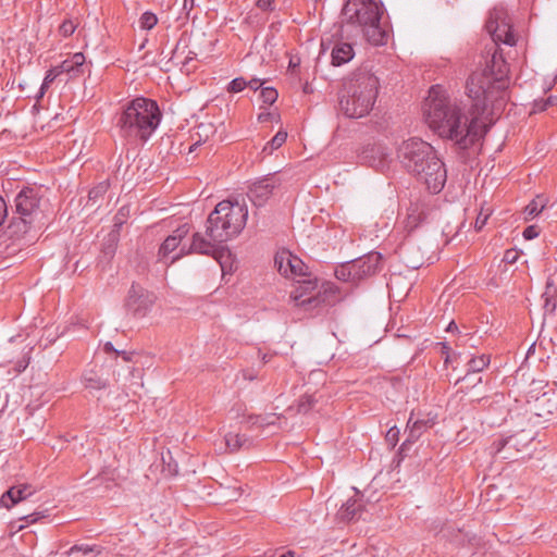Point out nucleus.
Returning <instances> with one entry per match:
<instances>
[{
	"mask_svg": "<svg viewBox=\"0 0 557 557\" xmlns=\"http://www.w3.org/2000/svg\"><path fill=\"white\" fill-rule=\"evenodd\" d=\"M382 256L380 252L372 251L368 255L354 260L351 262L354 280L360 281L366 277L374 275L381 270Z\"/></svg>",
	"mask_w": 557,
	"mask_h": 557,
	"instance_id": "obj_14",
	"label": "nucleus"
},
{
	"mask_svg": "<svg viewBox=\"0 0 557 557\" xmlns=\"http://www.w3.org/2000/svg\"><path fill=\"white\" fill-rule=\"evenodd\" d=\"M245 87H247V81L243 77H237L230 82L227 91L239 92L244 90Z\"/></svg>",
	"mask_w": 557,
	"mask_h": 557,
	"instance_id": "obj_43",
	"label": "nucleus"
},
{
	"mask_svg": "<svg viewBox=\"0 0 557 557\" xmlns=\"http://www.w3.org/2000/svg\"><path fill=\"white\" fill-rule=\"evenodd\" d=\"M94 552H96V546H90L88 544H79L72 546L69 550V554L71 555L74 553H83L84 555H87Z\"/></svg>",
	"mask_w": 557,
	"mask_h": 557,
	"instance_id": "obj_48",
	"label": "nucleus"
},
{
	"mask_svg": "<svg viewBox=\"0 0 557 557\" xmlns=\"http://www.w3.org/2000/svg\"><path fill=\"white\" fill-rule=\"evenodd\" d=\"M158 23V17L151 12H145L139 18V25L143 30H150Z\"/></svg>",
	"mask_w": 557,
	"mask_h": 557,
	"instance_id": "obj_37",
	"label": "nucleus"
},
{
	"mask_svg": "<svg viewBox=\"0 0 557 557\" xmlns=\"http://www.w3.org/2000/svg\"><path fill=\"white\" fill-rule=\"evenodd\" d=\"M518 444V438L516 436H509L506 438H502L494 442L495 451L497 454H502V458L504 459H512L513 456L510 453L511 448H515Z\"/></svg>",
	"mask_w": 557,
	"mask_h": 557,
	"instance_id": "obj_26",
	"label": "nucleus"
},
{
	"mask_svg": "<svg viewBox=\"0 0 557 557\" xmlns=\"http://www.w3.org/2000/svg\"><path fill=\"white\" fill-rule=\"evenodd\" d=\"M490 356L482 355L480 357L471 358L468 361V373L462 380L467 379L470 373H479L483 371L490 364ZM461 379H458L456 384H458Z\"/></svg>",
	"mask_w": 557,
	"mask_h": 557,
	"instance_id": "obj_27",
	"label": "nucleus"
},
{
	"mask_svg": "<svg viewBox=\"0 0 557 557\" xmlns=\"http://www.w3.org/2000/svg\"><path fill=\"white\" fill-rule=\"evenodd\" d=\"M363 159L369 162L371 166L384 171L392 161V153L387 147L374 145L363 151Z\"/></svg>",
	"mask_w": 557,
	"mask_h": 557,
	"instance_id": "obj_17",
	"label": "nucleus"
},
{
	"mask_svg": "<svg viewBox=\"0 0 557 557\" xmlns=\"http://www.w3.org/2000/svg\"><path fill=\"white\" fill-rule=\"evenodd\" d=\"M103 349L106 352H114L115 355L119 354V350L114 348L111 342H107L103 346Z\"/></svg>",
	"mask_w": 557,
	"mask_h": 557,
	"instance_id": "obj_60",
	"label": "nucleus"
},
{
	"mask_svg": "<svg viewBox=\"0 0 557 557\" xmlns=\"http://www.w3.org/2000/svg\"><path fill=\"white\" fill-rule=\"evenodd\" d=\"M161 111L154 100L137 97L129 101L116 120L121 137L128 141H147L161 122Z\"/></svg>",
	"mask_w": 557,
	"mask_h": 557,
	"instance_id": "obj_3",
	"label": "nucleus"
},
{
	"mask_svg": "<svg viewBox=\"0 0 557 557\" xmlns=\"http://www.w3.org/2000/svg\"><path fill=\"white\" fill-rule=\"evenodd\" d=\"M540 349H543V348L542 347H537L536 343L533 342L530 345V347L528 348L527 354L524 355V363L527 364V361L529 363L531 358H536L539 356V350Z\"/></svg>",
	"mask_w": 557,
	"mask_h": 557,
	"instance_id": "obj_49",
	"label": "nucleus"
},
{
	"mask_svg": "<svg viewBox=\"0 0 557 557\" xmlns=\"http://www.w3.org/2000/svg\"><path fill=\"white\" fill-rule=\"evenodd\" d=\"M539 443H534V437L531 438V442L528 445H524V460L535 458L537 460L542 459V455L544 453V447L537 449Z\"/></svg>",
	"mask_w": 557,
	"mask_h": 557,
	"instance_id": "obj_34",
	"label": "nucleus"
},
{
	"mask_svg": "<svg viewBox=\"0 0 557 557\" xmlns=\"http://www.w3.org/2000/svg\"><path fill=\"white\" fill-rule=\"evenodd\" d=\"M434 148L420 138L404 140L397 148V158L401 165L411 174L417 176L423 171V163L434 152Z\"/></svg>",
	"mask_w": 557,
	"mask_h": 557,
	"instance_id": "obj_6",
	"label": "nucleus"
},
{
	"mask_svg": "<svg viewBox=\"0 0 557 557\" xmlns=\"http://www.w3.org/2000/svg\"><path fill=\"white\" fill-rule=\"evenodd\" d=\"M412 249L413 247H410L409 245H406L401 248L403 260L408 268L419 269L422 265V261L420 259L411 258L410 250Z\"/></svg>",
	"mask_w": 557,
	"mask_h": 557,
	"instance_id": "obj_36",
	"label": "nucleus"
},
{
	"mask_svg": "<svg viewBox=\"0 0 557 557\" xmlns=\"http://www.w3.org/2000/svg\"><path fill=\"white\" fill-rule=\"evenodd\" d=\"M83 382L85 387L89 389L98 391L107 387V381L91 370L84 373Z\"/></svg>",
	"mask_w": 557,
	"mask_h": 557,
	"instance_id": "obj_28",
	"label": "nucleus"
},
{
	"mask_svg": "<svg viewBox=\"0 0 557 557\" xmlns=\"http://www.w3.org/2000/svg\"><path fill=\"white\" fill-rule=\"evenodd\" d=\"M541 233V227L537 224L524 227V240L536 238Z\"/></svg>",
	"mask_w": 557,
	"mask_h": 557,
	"instance_id": "obj_47",
	"label": "nucleus"
},
{
	"mask_svg": "<svg viewBox=\"0 0 557 557\" xmlns=\"http://www.w3.org/2000/svg\"><path fill=\"white\" fill-rule=\"evenodd\" d=\"M530 88L536 89L537 91L542 94L548 92L554 85L553 79H547L544 76H534L529 81Z\"/></svg>",
	"mask_w": 557,
	"mask_h": 557,
	"instance_id": "obj_29",
	"label": "nucleus"
},
{
	"mask_svg": "<svg viewBox=\"0 0 557 557\" xmlns=\"http://www.w3.org/2000/svg\"><path fill=\"white\" fill-rule=\"evenodd\" d=\"M505 39L502 40L505 45L508 46H515L518 41V37H504Z\"/></svg>",
	"mask_w": 557,
	"mask_h": 557,
	"instance_id": "obj_61",
	"label": "nucleus"
},
{
	"mask_svg": "<svg viewBox=\"0 0 557 557\" xmlns=\"http://www.w3.org/2000/svg\"><path fill=\"white\" fill-rule=\"evenodd\" d=\"M491 38L494 48L491 60L467 81V95L472 100L470 108L441 85L430 88L423 103L428 126L458 150H468L487 133L508 98V64L498 53V41Z\"/></svg>",
	"mask_w": 557,
	"mask_h": 557,
	"instance_id": "obj_1",
	"label": "nucleus"
},
{
	"mask_svg": "<svg viewBox=\"0 0 557 557\" xmlns=\"http://www.w3.org/2000/svg\"><path fill=\"white\" fill-rule=\"evenodd\" d=\"M317 404V399L313 395H304L297 403L298 413H308Z\"/></svg>",
	"mask_w": 557,
	"mask_h": 557,
	"instance_id": "obj_33",
	"label": "nucleus"
},
{
	"mask_svg": "<svg viewBox=\"0 0 557 557\" xmlns=\"http://www.w3.org/2000/svg\"><path fill=\"white\" fill-rule=\"evenodd\" d=\"M278 185L280 183L274 177H264L249 187L247 196L256 207H262Z\"/></svg>",
	"mask_w": 557,
	"mask_h": 557,
	"instance_id": "obj_15",
	"label": "nucleus"
},
{
	"mask_svg": "<svg viewBox=\"0 0 557 557\" xmlns=\"http://www.w3.org/2000/svg\"><path fill=\"white\" fill-rule=\"evenodd\" d=\"M555 409L556 403L549 392L533 394V391H528L524 401V416H528L529 422L533 418H548L554 413Z\"/></svg>",
	"mask_w": 557,
	"mask_h": 557,
	"instance_id": "obj_10",
	"label": "nucleus"
},
{
	"mask_svg": "<svg viewBox=\"0 0 557 557\" xmlns=\"http://www.w3.org/2000/svg\"><path fill=\"white\" fill-rule=\"evenodd\" d=\"M487 35H513L512 20L508 10L503 5H495L488 11L484 23Z\"/></svg>",
	"mask_w": 557,
	"mask_h": 557,
	"instance_id": "obj_12",
	"label": "nucleus"
},
{
	"mask_svg": "<svg viewBox=\"0 0 557 557\" xmlns=\"http://www.w3.org/2000/svg\"><path fill=\"white\" fill-rule=\"evenodd\" d=\"M278 419L280 414L277 413L258 414L257 418V420H260V428L274 425Z\"/></svg>",
	"mask_w": 557,
	"mask_h": 557,
	"instance_id": "obj_41",
	"label": "nucleus"
},
{
	"mask_svg": "<svg viewBox=\"0 0 557 557\" xmlns=\"http://www.w3.org/2000/svg\"><path fill=\"white\" fill-rule=\"evenodd\" d=\"M518 259H519V251H517L516 249H508V250H506V252L504 255L503 261L508 264H512Z\"/></svg>",
	"mask_w": 557,
	"mask_h": 557,
	"instance_id": "obj_50",
	"label": "nucleus"
},
{
	"mask_svg": "<svg viewBox=\"0 0 557 557\" xmlns=\"http://www.w3.org/2000/svg\"><path fill=\"white\" fill-rule=\"evenodd\" d=\"M423 164V171L417 175V178L422 182L431 193H440L447 180V171L444 162L437 157L436 151H434L429 157L428 162Z\"/></svg>",
	"mask_w": 557,
	"mask_h": 557,
	"instance_id": "obj_9",
	"label": "nucleus"
},
{
	"mask_svg": "<svg viewBox=\"0 0 557 557\" xmlns=\"http://www.w3.org/2000/svg\"><path fill=\"white\" fill-rule=\"evenodd\" d=\"M187 39H190V37H181L176 44L175 51H177L180 49L181 45H183L184 47H187L188 46Z\"/></svg>",
	"mask_w": 557,
	"mask_h": 557,
	"instance_id": "obj_62",
	"label": "nucleus"
},
{
	"mask_svg": "<svg viewBox=\"0 0 557 557\" xmlns=\"http://www.w3.org/2000/svg\"><path fill=\"white\" fill-rule=\"evenodd\" d=\"M60 29L63 35H72L75 30V25L72 21H65L61 24Z\"/></svg>",
	"mask_w": 557,
	"mask_h": 557,
	"instance_id": "obj_51",
	"label": "nucleus"
},
{
	"mask_svg": "<svg viewBox=\"0 0 557 557\" xmlns=\"http://www.w3.org/2000/svg\"><path fill=\"white\" fill-rule=\"evenodd\" d=\"M35 488L29 484H17L11 486L0 498V505L7 509L34 495Z\"/></svg>",
	"mask_w": 557,
	"mask_h": 557,
	"instance_id": "obj_16",
	"label": "nucleus"
},
{
	"mask_svg": "<svg viewBox=\"0 0 557 557\" xmlns=\"http://www.w3.org/2000/svg\"><path fill=\"white\" fill-rule=\"evenodd\" d=\"M109 189V183L107 181L99 183L88 194L89 201L96 203L101 199Z\"/></svg>",
	"mask_w": 557,
	"mask_h": 557,
	"instance_id": "obj_35",
	"label": "nucleus"
},
{
	"mask_svg": "<svg viewBox=\"0 0 557 557\" xmlns=\"http://www.w3.org/2000/svg\"><path fill=\"white\" fill-rule=\"evenodd\" d=\"M247 86L250 87L251 89L257 90L262 86V82L259 78H252L249 82H247Z\"/></svg>",
	"mask_w": 557,
	"mask_h": 557,
	"instance_id": "obj_57",
	"label": "nucleus"
},
{
	"mask_svg": "<svg viewBox=\"0 0 557 557\" xmlns=\"http://www.w3.org/2000/svg\"><path fill=\"white\" fill-rule=\"evenodd\" d=\"M446 331H448V332L458 331V326H457V324L455 323V321H450V322H449V324L447 325Z\"/></svg>",
	"mask_w": 557,
	"mask_h": 557,
	"instance_id": "obj_64",
	"label": "nucleus"
},
{
	"mask_svg": "<svg viewBox=\"0 0 557 557\" xmlns=\"http://www.w3.org/2000/svg\"><path fill=\"white\" fill-rule=\"evenodd\" d=\"M543 297H545L544 308L548 312H553L556 309V300L553 295L549 294V286L547 285L546 292Z\"/></svg>",
	"mask_w": 557,
	"mask_h": 557,
	"instance_id": "obj_46",
	"label": "nucleus"
},
{
	"mask_svg": "<svg viewBox=\"0 0 557 557\" xmlns=\"http://www.w3.org/2000/svg\"><path fill=\"white\" fill-rule=\"evenodd\" d=\"M156 300L153 293L145 289L140 285L133 284L125 299V308L128 312L137 317H144L149 311Z\"/></svg>",
	"mask_w": 557,
	"mask_h": 557,
	"instance_id": "obj_11",
	"label": "nucleus"
},
{
	"mask_svg": "<svg viewBox=\"0 0 557 557\" xmlns=\"http://www.w3.org/2000/svg\"><path fill=\"white\" fill-rule=\"evenodd\" d=\"M549 198L545 194H536L524 206V221L536 218L548 205Z\"/></svg>",
	"mask_w": 557,
	"mask_h": 557,
	"instance_id": "obj_22",
	"label": "nucleus"
},
{
	"mask_svg": "<svg viewBox=\"0 0 557 557\" xmlns=\"http://www.w3.org/2000/svg\"><path fill=\"white\" fill-rule=\"evenodd\" d=\"M287 138V133L284 131H278L274 137L264 146L263 151L268 153H272L274 150L278 149Z\"/></svg>",
	"mask_w": 557,
	"mask_h": 557,
	"instance_id": "obj_32",
	"label": "nucleus"
},
{
	"mask_svg": "<svg viewBox=\"0 0 557 557\" xmlns=\"http://www.w3.org/2000/svg\"><path fill=\"white\" fill-rule=\"evenodd\" d=\"M114 221H115L114 222V227L117 231L122 226V224L124 223L123 214L121 213V211L115 215Z\"/></svg>",
	"mask_w": 557,
	"mask_h": 557,
	"instance_id": "obj_59",
	"label": "nucleus"
},
{
	"mask_svg": "<svg viewBox=\"0 0 557 557\" xmlns=\"http://www.w3.org/2000/svg\"><path fill=\"white\" fill-rule=\"evenodd\" d=\"M352 272L354 271L351 268V262H349V263L344 264V265L339 267L338 269H336L335 274H336V277L339 280L357 282V280H354Z\"/></svg>",
	"mask_w": 557,
	"mask_h": 557,
	"instance_id": "obj_39",
	"label": "nucleus"
},
{
	"mask_svg": "<svg viewBox=\"0 0 557 557\" xmlns=\"http://www.w3.org/2000/svg\"><path fill=\"white\" fill-rule=\"evenodd\" d=\"M557 100V97L549 96L545 100L534 98L532 102V108L529 111V115H533L540 112L545 111L548 107L554 106Z\"/></svg>",
	"mask_w": 557,
	"mask_h": 557,
	"instance_id": "obj_30",
	"label": "nucleus"
},
{
	"mask_svg": "<svg viewBox=\"0 0 557 557\" xmlns=\"http://www.w3.org/2000/svg\"><path fill=\"white\" fill-rule=\"evenodd\" d=\"M361 509L360 499L349 498L339 509L338 516L344 521H351L360 516Z\"/></svg>",
	"mask_w": 557,
	"mask_h": 557,
	"instance_id": "obj_23",
	"label": "nucleus"
},
{
	"mask_svg": "<svg viewBox=\"0 0 557 557\" xmlns=\"http://www.w3.org/2000/svg\"><path fill=\"white\" fill-rule=\"evenodd\" d=\"M7 215H8L7 203H5L4 199L0 196V226L4 222Z\"/></svg>",
	"mask_w": 557,
	"mask_h": 557,
	"instance_id": "obj_54",
	"label": "nucleus"
},
{
	"mask_svg": "<svg viewBox=\"0 0 557 557\" xmlns=\"http://www.w3.org/2000/svg\"><path fill=\"white\" fill-rule=\"evenodd\" d=\"M426 220V214L423 211H419V207H411L409 209L408 218H407V227L410 230L417 227L420 222Z\"/></svg>",
	"mask_w": 557,
	"mask_h": 557,
	"instance_id": "obj_31",
	"label": "nucleus"
},
{
	"mask_svg": "<svg viewBox=\"0 0 557 557\" xmlns=\"http://www.w3.org/2000/svg\"><path fill=\"white\" fill-rule=\"evenodd\" d=\"M224 440L230 453L238 451L239 449L251 445L250 438L245 434L230 432L225 434Z\"/></svg>",
	"mask_w": 557,
	"mask_h": 557,
	"instance_id": "obj_24",
	"label": "nucleus"
},
{
	"mask_svg": "<svg viewBox=\"0 0 557 557\" xmlns=\"http://www.w3.org/2000/svg\"><path fill=\"white\" fill-rule=\"evenodd\" d=\"M398 434L399 430L396 426L391 428L386 433V440L395 445V443L398 441Z\"/></svg>",
	"mask_w": 557,
	"mask_h": 557,
	"instance_id": "obj_52",
	"label": "nucleus"
},
{
	"mask_svg": "<svg viewBox=\"0 0 557 557\" xmlns=\"http://www.w3.org/2000/svg\"><path fill=\"white\" fill-rule=\"evenodd\" d=\"M546 387H547V382L544 379H536L535 376L531 377L529 391H533V394L547 392L545 389Z\"/></svg>",
	"mask_w": 557,
	"mask_h": 557,
	"instance_id": "obj_42",
	"label": "nucleus"
},
{
	"mask_svg": "<svg viewBox=\"0 0 557 557\" xmlns=\"http://www.w3.org/2000/svg\"><path fill=\"white\" fill-rule=\"evenodd\" d=\"M379 86V78L370 70H356L344 84L339 100L342 112L350 119L367 115L374 106Z\"/></svg>",
	"mask_w": 557,
	"mask_h": 557,
	"instance_id": "obj_4",
	"label": "nucleus"
},
{
	"mask_svg": "<svg viewBox=\"0 0 557 557\" xmlns=\"http://www.w3.org/2000/svg\"><path fill=\"white\" fill-rule=\"evenodd\" d=\"M41 200L40 188L25 187L15 197L17 216H13L9 230L12 235L22 236L26 234L38 213Z\"/></svg>",
	"mask_w": 557,
	"mask_h": 557,
	"instance_id": "obj_5",
	"label": "nucleus"
},
{
	"mask_svg": "<svg viewBox=\"0 0 557 557\" xmlns=\"http://www.w3.org/2000/svg\"><path fill=\"white\" fill-rule=\"evenodd\" d=\"M61 74L58 70V67H54L47 72L42 85H41V95L44 94L45 88H47L54 79L55 77Z\"/></svg>",
	"mask_w": 557,
	"mask_h": 557,
	"instance_id": "obj_45",
	"label": "nucleus"
},
{
	"mask_svg": "<svg viewBox=\"0 0 557 557\" xmlns=\"http://www.w3.org/2000/svg\"><path fill=\"white\" fill-rule=\"evenodd\" d=\"M317 281L312 278H305L298 281L297 286L290 294V299L297 307H301L306 310L314 309L321 305L329 302L331 296V289L324 288L315 294H312L317 289Z\"/></svg>",
	"mask_w": 557,
	"mask_h": 557,
	"instance_id": "obj_8",
	"label": "nucleus"
},
{
	"mask_svg": "<svg viewBox=\"0 0 557 557\" xmlns=\"http://www.w3.org/2000/svg\"><path fill=\"white\" fill-rule=\"evenodd\" d=\"M381 14V9L373 0H347L343 8L347 22L372 29H380Z\"/></svg>",
	"mask_w": 557,
	"mask_h": 557,
	"instance_id": "obj_7",
	"label": "nucleus"
},
{
	"mask_svg": "<svg viewBox=\"0 0 557 557\" xmlns=\"http://www.w3.org/2000/svg\"><path fill=\"white\" fill-rule=\"evenodd\" d=\"M274 263L278 272L286 277L306 275L307 267L304 261L288 250L277 252Z\"/></svg>",
	"mask_w": 557,
	"mask_h": 557,
	"instance_id": "obj_13",
	"label": "nucleus"
},
{
	"mask_svg": "<svg viewBox=\"0 0 557 557\" xmlns=\"http://www.w3.org/2000/svg\"><path fill=\"white\" fill-rule=\"evenodd\" d=\"M85 55L82 52L74 53L72 58L64 60L58 67L60 73H66L71 78L83 72Z\"/></svg>",
	"mask_w": 557,
	"mask_h": 557,
	"instance_id": "obj_19",
	"label": "nucleus"
},
{
	"mask_svg": "<svg viewBox=\"0 0 557 557\" xmlns=\"http://www.w3.org/2000/svg\"><path fill=\"white\" fill-rule=\"evenodd\" d=\"M547 360L548 357L546 356L545 349H540L536 358H531L529 363H524V375H528V377L531 379L536 374L544 373L548 366Z\"/></svg>",
	"mask_w": 557,
	"mask_h": 557,
	"instance_id": "obj_21",
	"label": "nucleus"
},
{
	"mask_svg": "<svg viewBox=\"0 0 557 557\" xmlns=\"http://www.w3.org/2000/svg\"><path fill=\"white\" fill-rule=\"evenodd\" d=\"M354 55L355 51L351 44L342 41L337 42L332 50V64L335 66H341L349 62Z\"/></svg>",
	"mask_w": 557,
	"mask_h": 557,
	"instance_id": "obj_20",
	"label": "nucleus"
},
{
	"mask_svg": "<svg viewBox=\"0 0 557 557\" xmlns=\"http://www.w3.org/2000/svg\"><path fill=\"white\" fill-rule=\"evenodd\" d=\"M428 422L424 420H412V414L410 416L408 423H407V438L404 443L406 445L407 443H414L422 433L426 430Z\"/></svg>",
	"mask_w": 557,
	"mask_h": 557,
	"instance_id": "obj_25",
	"label": "nucleus"
},
{
	"mask_svg": "<svg viewBox=\"0 0 557 557\" xmlns=\"http://www.w3.org/2000/svg\"><path fill=\"white\" fill-rule=\"evenodd\" d=\"M385 38L386 37H369V41L374 46H383L386 44Z\"/></svg>",
	"mask_w": 557,
	"mask_h": 557,
	"instance_id": "obj_58",
	"label": "nucleus"
},
{
	"mask_svg": "<svg viewBox=\"0 0 557 557\" xmlns=\"http://www.w3.org/2000/svg\"><path fill=\"white\" fill-rule=\"evenodd\" d=\"M274 0H257L256 4L262 11H273Z\"/></svg>",
	"mask_w": 557,
	"mask_h": 557,
	"instance_id": "obj_53",
	"label": "nucleus"
},
{
	"mask_svg": "<svg viewBox=\"0 0 557 557\" xmlns=\"http://www.w3.org/2000/svg\"><path fill=\"white\" fill-rule=\"evenodd\" d=\"M258 414H251L247 418V424L249 428L260 426V420H257Z\"/></svg>",
	"mask_w": 557,
	"mask_h": 557,
	"instance_id": "obj_56",
	"label": "nucleus"
},
{
	"mask_svg": "<svg viewBox=\"0 0 557 557\" xmlns=\"http://www.w3.org/2000/svg\"><path fill=\"white\" fill-rule=\"evenodd\" d=\"M189 228L186 224L178 226L172 235H169L159 248V259L165 260L170 255L176 250L183 238L188 234Z\"/></svg>",
	"mask_w": 557,
	"mask_h": 557,
	"instance_id": "obj_18",
	"label": "nucleus"
},
{
	"mask_svg": "<svg viewBox=\"0 0 557 557\" xmlns=\"http://www.w3.org/2000/svg\"><path fill=\"white\" fill-rule=\"evenodd\" d=\"M116 356H122V358L125 360V361H131V356L132 354L125 351V350H122L120 351L119 350V354H116Z\"/></svg>",
	"mask_w": 557,
	"mask_h": 557,
	"instance_id": "obj_63",
	"label": "nucleus"
},
{
	"mask_svg": "<svg viewBox=\"0 0 557 557\" xmlns=\"http://www.w3.org/2000/svg\"><path fill=\"white\" fill-rule=\"evenodd\" d=\"M42 517H44V515L41 512H33L26 517H23L22 519L26 520L29 523H34Z\"/></svg>",
	"mask_w": 557,
	"mask_h": 557,
	"instance_id": "obj_55",
	"label": "nucleus"
},
{
	"mask_svg": "<svg viewBox=\"0 0 557 557\" xmlns=\"http://www.w3.org/2000/svg\"><path fill=\"white\" fill-rule=\"evenodd\" d=\"M117 245V236L114 233L109 235L107 243L103 245L102 252L107 258H112L115 253Z\"/></svg>",
	"mask_w": 557,
	"mask_h": 557,
	"instance_id": "obj_38",
	"label": "nucleus"
},
{
	"mask_svg": "<svg viewBox=\"0 0 557 557\" xmlns=\"http://www.w3.org/2000/svg\"><path fill=\"white\" fill-rule=\"evenodd\" d=\"M262 101L267 104H273L277 99V91L273 87H265L261 89Z\"/></svg>",
	"mask_w": 557,
	"mask_h": 557,
	"instance_id": "obj_40",
	"label": "nucleus"
},
{
	"mask_svg": "<svg viewBox=\"0 0 557 557\" xmlns=\"http://www.w3.org/2000/svg\"><path fill=\"white\" fill-rule=\"evenodd\" d=\"M247 218L248 209L245 203L232 200L220 201L207 219L205 233L196 232L188 249L186 250L183 246L177 255L171 257L170 263L175 262L184 255L199 253L212 256L224 269L221 259L228 251L225 250L223 244L240 234Z\"/></svg>",
	"mask_w": 557,
	"mask_h": 557,
	"instance_id": "obj_2",
	"label": "nucleus"
},
{
	"mask_svg": "<svg viewBox=\"0 0 557 557\" xmlns=\"http://www.w3.org/2000/svg\"><path fill=\"white\" fill-rule=\"evenodd\" d=\"M490 214H491L490 209H486V210H484L483 208L481 209V211L479 212V214L475 219V223H474V227L476 231H481L483 228V226L486 224V221H487Z\"/></svg>",
	"mask_w": 557,
	"mask_h": 557,
	"instance_id": "obj_44",
	"label": "nucleus"
}]
</instances>
